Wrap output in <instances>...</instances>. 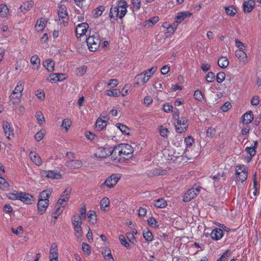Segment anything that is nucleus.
<instances>
[{"instance_id":"nucleus-1","label":"nucleus","mask_w":261,"mask_h":261,"mask_svg":"<svg viewBox=\"0 0 261 261\" xmlns=\"http://www.w3.org/2000/svg\"><path fill=\"white\" fill-rule=\"evenodd\" d=\"M192 13L189 11H181L177 13L175 16V21L170 24L168 22H164L162 24V27L166 29L168 33L173 34L177 30L179 24L181 23L185 19L190 17Z\"/></svg>"},{"instance_id":"nucleus-2","label":"nucleus","mask_w":261,"mask_h":261,"mask_svg":"<svg viewBox=\"0 0 261 261\" xmlns=\"http://www.w3.org/2000/svg\"><path fill=\"white\" fill-rule=\"evenodd\" d=\"M128 4L124 0H118L117 5H112L109 13V17L114 20L118 18L122 19L127 12Z\"/></svg>"},{"instance_id":"nucleus-3","label":"nucleus","mask_w":261,"mask_h":261,"mask_svg":"<svg viewBox=\"0 0 261 261\" xmlns=\"http://www.w3.org/2000/svg\"><path fill=\"white\" fill-rule=\"evenodd\" d=\"M53 190L51 188H47L42 191L39 195V198L37 203V210L38 214H44L49 205V198Z\"/></svg>"},{"instance_id":"nucleus-4","label":"nucleus","mask_w":261,"mask_h":261,"mask_svg":"<svg viewBox=\"0 0 261 261\" xmlns=\"http://www.w3.org/2000/svg\"><path fill=\"white\" fill-rule=\"evenodd\" d=\"M134 149L128 144H120L114 147V155L118 154L123 159L128 160L133 156Z\"/></svg>"},{"instance_id":"nucleus-5","label":"nucleus","mask_w":261,"mask_h":261,"mask_svg":"<svg viewBox=\"0 0 261 261\" xmlns=\"http://www.w3.org/2000/svg\"><path fill=\"white\" fill-rule=\"evenodd\" d=\"M24 83L22 81L17 82L13 91L9 96V99L12 104L16 105L20 101L24 89Z\"/></svg>"},{"instance_id":"nucleus-6","label":"nucleus","mask_w":261,"mask_h":261,"mask_svg":"<svg viewBox=\"0 0 261 261\" xmlns=\"http://www.w3.org/2000/svg\"><path fill=\"white\" fill-rule=\"evenodd\" d=\"M156 70L157 67L154 66L137 75L135 77V85H139L145 84L153 76Z\"/></svg>"},{"instance_id":"nucleus-7","label":"nucleus","mask_w":261,"mask_h":261,"mask_svg":"<svg viewBox=\"0 0 261 261\" xmlns=\"http://www.w3.org/2000/svg\"><path fill=\"white\" fill-rule=\"evenodd\" d=\"M86 42L89 49L91 51H95L99 48L101 40L99 34H91L90 33L89 36L86 38Z\"/></svg>"},{"instance_id":"nucleus-8","label":"nucleus","mask_w":261,"mask_h":261,"mask_svg":"<svg viewBox=\"0 0 261 261\" xmlns=\"http://www.w3.org/2000/svg\"><path fill=\"white\" fill-rule=\"evenodd\" d=\"M120 179L119 175L115 174H112L106 179L104 182L100 185V188L104 191L112 188L117 184Z\"/></svg>"},{"instance_id":"nucleus-9","label":"nucleus","mask_w":261,"mask_h":261,"mask_svg":"<svg viewBox=\"0 0 261 261\" xmlns=\"http://www.w3.org/2000/svg\"><path fill=\"white\" fill-rule=\"evenodd\" d=\"M111 154L114 155V147L108 145L97 148L95 153V156L99 158H105Z\"/></svg>"},{"instance_id":"nucleus-10","label":"nucleus","mask_w":261,"mask_h":261,"mask_svg":"<svg viewBox=\"0 0 261 261\" xmlns=\"http://www.w3.org/2000/svg\"><path fill=\"white\" fill-rule=\"evenodd\" d=\"M236 180L243 182L248 177V171L244 165H240L236 166Z\"/></svg>"},{"instance_id":"nucleus-11","label":"nucleus","mask_w":261,"mask_h":261,"mask_svg":"<svg viewBox=\"0 0 261 261\" xmlns=\"http://www.w3.org/2000/svg\"><path fill=\"white\" fill-rule=\"evenodd\" d=\"M189 126L188 120L186 117H181L176 119L175 126L177 133L181 134L186 132Z\"/></svg>"},{"instance_id":"nucleus-12","label":"nucleus","mask_w":261,"mask_h":261,"mask_svg":"<svg viewBox=\"0 0 261 261\" xmlns=\"http://www.w3.org/2000/svg\"><path fill=\"white\" fill-rule=\"evenodd\" d=\"M58 14L60 23L63 24L64 26L67 25L69 20V16L65 6L61 5L59 7Z\"/></svg>"},{"instance_id":"nucleus-13","label":"nucleus","mask_w":261,"mask_h":261,"mask_svg":"<svg viewBox=\"0 0 261 261\" xmlns=\"http://www.w3.org/2000/svg\"><path fill=\"white\" fill-rule=\"evenodd\" d=\"M12 195L10 198L20 200L25 204H29L32 202L33 196L29 194L20 192L12 194Z\"/></svg>"},{"instance_id":"nucleus-14","label":"nucleus","mask_w":261,"mask_h":261,"mask_svg":"<svg viewBox=\"0 0 261 261\" xmlns=\"http://www.w3.org/2000/svg\"><path fill=\"white\" fill-rule=\"evenodd\" d=\"M40 175L47 178L53 179H60L62 175L57 170H42L40 171Z\"/></svg>"},{"instance_id":"nucleus-15","label":"nucleus","mask_w":261,"mask_h":261,"mask_svg":"<svg viewBox=\"0 0 261 261\" xmlns=\"http://www.w3.org/2000/svg\"><path fill=\"white\" fill-rule=\"evenodd\" d=\"M258 143L257 141H253V143L250 146L246 147L245 151L249 155V156L247 158V162H249L251 161L252 158L255 155L256 153V148L257 147Z\"/></svg>"},{"instance_id":"nucleus-16","label":"nucleus","mask_w":261,"mask_h":261,"mask_svg":"<svg viewBox=\"0 0 261 261\" xmlns=\"http://www.w3.org/2000/svg\"><path fill=\"white\" fill-rule=\"evenodd\" d=\"M70 193V189H66L61 195L60 197L57 202L58 204H60L62 207H65L67 205V202L69 199Z\"/></svg>"},{"instance_id":"nucleus-17","label":"nucleus","mask_w":261,"mask_h":261,"mask_svg":"<svg viewBox=\"0 0 261 261\" xmlns=\"http://www.w3.org/2000/svg\"><path fill=\"white\" fill-rule=\"evenodd\" d=\"M200 190L198 187L192 188L187 191L184 197L183 200L185 202L190 201L192 199L194 198L199 193Z\"/></svg>"},{"instance_id":"nucleus-18","label":"nucleus","mask_w":261,"mask_h":261,"mask_svg":"<svg viewBox=\"0 0 261 261\" xmlns=\"http://www.w3.org/2000/svg\"><path fill=\"white\" fill-rule=\"evenodd\" d=\"M89 25L86 22L78 24L75 28V33L77 38L86 35L89 29Z\"/></svg>"},{"instance_id":"nucleus-19","label":"nucleus","mask_w":261,"mask_h":261,"mask_svg":"<svg viewBox=\"0 0 261 261\" xmlns=\"http://www.w3.org/2000/svg\"><path fill=\"white\" fill-rule=\"evenodd\" d=\"M224 232L220 228H215L210 233V237L213 240L218 241L220 240L224 236Z\"/></svg>"},{"instance_id":"nucleus-20","label":"nucleus","mask_w":261,"mask_h":261,"mask_svg":"<svg viewBox=\"0 0 261 261\" xmlns=\"http://www.w3.org/2000/svg\"><path fill=\"white\" fill-rule=\"evenodd\" d=\"M3 126L5 135L7 138L10 140L13 138V130L11 127L10 123L6 121H4L3 122Z\"/></svg>"},{"instance_id":"nucleus-21","label":"nucleus","mask_w":261,"mask_h":261,"mask_svg":"<svg viewBox=\"0 0 261 261\" xmlns=\"http://www.w3.org/2000/svg\"><path fill=\"white\" fill-rule=\"evenodd\" d=\"M235 56L242 64L245 65L247 63L248 57L245 50H236L235 51Z\"/></svg>"},{"instance_id":"nucleus-22","label":"nucleus","mask_w":261,"mask_h":261,"mask_svg":"<svg viewBox=\"0 0 261 261\" xmlns=\"http://www.w3.org/2000/svg\"><path fill=\"white\" fill-rule=\"evenodd\" d=\"M254 116L252 111H249L243 114L241 119V121L243 124L250 123L253 120Z\"/></svg>"},{"instance_id":"nucleus-23","label":"nucleus","mask_w":261,"mask_h":261,"mask_svg":"<svg viewBox=\"0 0 261 261\" xmlns=\"http://www.w3.org/2000/svg\"><path fill=\"white\" fill-rule=\"evenodd\" d=\"M255 0H248L243 3V11L246 13L250 12L255 7Z\"/></svg>"},{"instance_id":"nucleus-24","label":"nucleus","mask_w":261,"mask_h":261,"mask_svg":"<svg viewBox=\"0 0 261 261\" xmlns=\"http://www.w3.org/2000/svg\"><path fill=\"white\" fill-rule=\"evenodd\" d=\"M29 157L31 161L37 166L42 165V162L40 156L35 151H31L29 154Z\"/></svg>"},{"instance_id":"nucleus-25","label":"nucleus","mask_w":261,"mask_h":261,"mask_svg":"<svg viewBox=\"0 0 261 261\" xmlns=\"http://www.w3.org/2000/svg\"><path fill=\"white\" fill-rule=\"evenodd\" d=\"M82 165V161L78 160H70L66 162V166L71 169H79Z\"/></svg>"},{"instance_id":"nucleus-26","label":"nucleus","mask_w":261,"mask_h":261,"mask_svg":"<svg viewBox=\"0 0 261 261\" xmlns=\"http://www.w3.org/2000/svg\"><path fill=\"white\" fill-rule=\"evenodd\" d=\"M100 209L101 211H107L110 206V201L107 197H104L100 201Z\"/></svg>"},{"instance_id":"nucleus-27","label":"nucleus","mask_w":261,"mask_h":261,"mask_svg":"<svg viewBox=\"0 0 261 261\" xmlns=\"http://www.w3.org/2000/svg\"><path fill=\"white\" fill-rule=\"evenodd\" d=\"M47 20L43 18L38 19L35 24V29L38 32L42 31L45 28Z\"/></svg>"},{"instance_id":"nucleus-28","label":"nucleus","mask_w":261,"mask_h":261,"mask_svg":"<svg viewBox=\"0 0 261 261\" xmlns=\"http://www.w3.org/2000/svg\"><path fill=\"white\" fill-rule=\"evenodd\" d=\"M34 3L33 1H27L23 3L19 7L20 11L25 13L30 10L33 6Z\"/></svg>"},{"instance_id":"nucleus-29","label":"nucleus","mask_w":261,"mask_h":261,"mask_svg":"<svg viewBox=\"0 0 261 261\" xmlns=\"http://www.w3.org/2000/svg\"><path fill=\"white\" fill-rule=\"evenodd\" d=\"M102 254L107 261H114L110 249L107 247L102 251Z\"/></svg>"},{"instance_id":"nucleus-30","label":"nucleus","mask_w":261,"mask_h":261,"mask_svg":"<svg viewBox=\"0 0 261 261\" xmlns=\"http://www.w3.org/2000/svg\"><path fill=\"white\" fill-rule=\"evenodd\" d=\"M58 258V246L56 243L51 244L49 250V258Z\"/></svg>"},{"instance_id":"nucleus-31","label":"nucleus","mask_w":261,"mask_h":261,"mask_svg":"<svg viewBox=\"0 0 261 261\" xmlns=\"http://www.w3.org/2000/svg\"><path fill=\"white\" fill-rule=\"evenodd\" d=\"M43 65L48 72H52L54 70L55 63L50 59H47L43 61Z\"/></svg>"},{"instance_id":"nucleus-32","label":"nucleus","mask_w":261,"mask_h":261,"mask_svg":"<svg viewBox=\"0 0 261 261\" xmlns=\"http://www.w3.org/2000/svg\"><path fill=\"white\" fill-rule=\"evenodd\" d=\"M107 125V123L102 120V117H99L95 122V129L100 131L103 129Z\"/></svg>"},{"instance_id":"nucleus-33","label":"nucleus","mask_w":261,"mask_h":261,"mask_svg":"<svg viewBox=\"0 0 261 261\" xmlns=\"http://www.w3.org/2000/svg\"><path fill=\"white\" fill-rule=\"evenodd\" d=\"M153 205L157 208H162L167 205V202L164 198H160L154 200Z\"/></svg>"},{"instance_id":"nucleus-34","label":"nucleus","mask_w":261,"mask_h":261,"mask_svg":"<svg viewBox=\"0 0 261 261\" xmlns=\"http://www.w3.org/2000/svg\"><path fill=\"white\" fill-rule=\"evenodd\" d=\"M218 65L222 68H226L229 65V61L225 57H221L218 60Z\"/></svg>"},{"instance_id":"nucleus-35","label":"nucleus","mask_w":261,"mask_h":261,"mask_svg":"<svg viewBox=\"0 0 261 261\" xmlns=\"http://www.w3.org/2000/svg\"><path fill=\"white\" fill-rule=\"evenodd\" d=\"M143 236L145 241L148 242H150L153 240V234L148 228L144 229Z\"/></svg>"},{"instance_id":"nucleus-36","label":"nucleus","mask_w":261,"mask_h":261,"mask_svg":"<svg viewBox=\"0 0 261 261\" xmlns=\"http://www.w3.org/2000/svg\"><path fill=\"white\" fill-rule=\"evenodd\" d=\"M87 70V67L85 65L79 66L75 69V74L77 76H82L86 73Z\"/></svg>"},{"instance_id":"nucleus-37","label":"nucleus","mask_w":261,"mask_h":261,"mask_svg":"<svg viewBox=\"0 0 261 261\" xmlns=\"http://www.w3.org/2000/svg\"><path fill=\"white\" fill-rule=\"evenodd\" d=\"M118 239L121 244L124 246L127 249H130L131 246L129 243L126 241L125 237L122 234H120L118 237Z\"/></svg>"},{"instance_id":"nucleus-38","label":"nucleus","mask_w":261,"mask_h":261,"mask_svg":"<svg viewBox=\"0 0 261 261\" xmlns=\"http://www.w3.org/2000/svg\"><path fill=\"white\" fill-rule=\"evenodd\" d=\"M225 10L227 15L231 17L234 16L237 13L236 8L233 6L226 7H225Z\"/></svg>"},{"instance_id":"nucleus-39","label":"nucleus","mask_w":261,"mask_h":261,"mask_svg":"<svg viewBox=\"0 0 261 261\" xmlns=\"http://www.w3.org/2000/svg\"><path fill=\"white\" fill-rule=\"evenodd\" d=\"M71 124V121L67 118L63 120L61 126L65 129L66 132H67L69 129Z\"/></svg>"},{"instance_id":"nucleus-40","label":"nucleus","mask_w":261,"mask_h":261,"mask_svg":"<svg viewBox=\"0 0 261 261\" xmlns=\"http://www.w3.org/2000/svg\"><path fill=\"white\" fill-rule=\"evenodd\" d=\"M105 11V7L103 6H100L96 8L93 12V16L94 17H98L101 16Z\"/></svg>"},{"instance_id":"nucleus-41","label":"nucleus","mask_w":261,"mask_h":261,"mask_svg":"<svg viewBox=\"0 0 261 261\" xmlns=\"http://www.w3.org/2000/svg\"><path fill=\"white\" fill-rule=\"evenodd\" d=\"M31 63L34 66H36L37 68H38L40 65V59L37 55H33L31 58Z\"/></svg>"},{"instance_id":"nucleus-42","label":"nucleus","mask_w":261,"mask_h":261,"mask_svg":"<svg viewBox=\"0 0 261 261\" xmlns=\"http://www.w3.org/2000/svg\"><path fill=\"white\" fill-rule=\"evenodd\" d=\"M82 224V223H76V224L73 225L74 229L77 233L76 236L78 238H80L81 237L82 234L83 233V230L81 227Z\"/></svg>"},{"instance_id":"nucleus-43","label":"nucleus","mask_w":261,"mask_h":261,"mask_svg":"<svg viewBox=\"0 0 261 261\" xmlns=\"http://www.w3.org/2000/svg\"><path fill=\"white\" fill-rule=\"evenodd\" d=\"M88 218L89 219V222L92 224L96 223V214L94 211H90L88 214Z\"/></svg>"},{"instance_id":"nucleus-44","label":"nucleus","mask_w":261,"mask_h":261,"mask_svg":"<svg viewBox=\"0 0 261 261\" xmlns=\"http://www.w3.org/2000/svg\"><path fill=\"white\" fill-rule=\"evenodd\" d=\"M159 130L160 134V135L163 137L164 138H167L168 134L169 133V130L164 127L163 126H160L159 128Z\"/></svg>"},{"instance_id":"nucleus-45","label":"nucleus","mask_w":261,"mask_h":261,"mask_svg":"<svg viewBox=\"0 0 261 261\" xmlns=\"http://www.w3.org/2000/svg\"><path fill=\"white\" fill-rule=\"evenodd\" d=\"M45 134V130L44 129H41L39 132H37L34 136L35 139L39 142L41 141L44 137Z\"/></svg>"},{"instance_id":"nucleus-46","label":"nucleus","mask_w":261,"mask_h":261,"mask_svg":"<svg viewBox=\"0 0 261 261\" xmlns=\"http://www.w3.org/2000/svg\"><path fill=\"white\" fill-rule=\"evenodd\" d=\"M148 225L153 228H157L159 226L158 222L153 217H149L147 220Z\"/></svg>"},{"instance_id":"nucleus-47","label":"nucleus","mask_w":261,"mask_h":261,"mask_svg":"<svg viewBox=\"0 0 261 261\" xmlns=\"http://www.w3.org/2000/svg\"><path fill=\"white\" fill-rule=\"evenodd\" d=\"M35 117L37 118L39 123L41 125L45 122V119L43 114L40 111H37L36 113Z\"/></svg>"},{"instance_id":"nucleus-48","label":"nucleus","mask_w":261,"mask_h":261,"mask_svg":"<svg viewBox=\"0 0 261 261\" xmlns=\"http://www.w3.org/2000/svg\"><path fill=\"white\" fill-rule=\"evenodd\" d=\"M117 127L119 129V130L124 135H128L129 134V129L128 128L121 124V123H117Z\"/></svg>"},{"instance_id":"nucleus-49","label":"nucleus","mask_w":261,"mask_h":261,"mask_svg":"<svg viewBox=\"0 0 261 261\" xmlns=\"http://www.w3.org/2000/svg\"><path fill=\"white\" fill-rule=\"evenodd\" d=\"M193 96L195 99L199 101H201L203 98V94L199 90H196L195 91Z\"/></svg>"},{"instance_id":"nucleus-50","label":"nucleus","mask_w":261,"mask_h":261,"mask_svg":"<svg viewBox=\"0 0 261 261\" xmlns=\"http://www.w3.org/2000/svg\"><path fill=\"white\" fill-rule=\"evenodd\" d=\"M9 187V184L3 177L0 176V189L6 190Z\"/></svg>"},{"instance_id":"nucleus-51","label":"nucleus","mask_w":261,"mask_h":261,"mask_svg":"<svg viewBox=\"0 0 261 261\" xmlns=\"http://www.w3.org/2000/svg\"><path fill=\"white\" fill-rule=\"evenodd\" d=\"M9 9L7 6L4 4L0 5V16L2 17L5 16L8 12Z\"/></svg>"},{"instance_id":"nucleus-52","label":"nucleus","mask_w":261,"mask_h":261,"mask_svg":"<svg viewBox=\"0 0 261 261\" xmlns=\"http://www.w3.org/2000/svg\"><path fill=\"white\" fill-rule=\"evenodd\" d=\"M236 46L238 48L237 50H245L246 48V45L242 42L241 41L236 39L235 40Z\"/></svg>"},{"instance_id":"nucleus-53","label":"nucleus","mask_w":261,"mask_h":261,"mask_svg":"<svg viewBox=\"0 0 261 261\" xmlns=\"http://www.w3.org/2000/svg\"><path fill=\"white\" fill-rule=\"evenodd\" d=\"M230 250H227L216 261H225L227 259V258L230 255Z\"/></svg>"},{"instance_id":"nucleus-54","label":"nucleus","mask_w":261,"mask_h":261,"mask_svg":"<svg viewBox=\"0 0 261 261\" xmlns=\"http://www.w3.org/2000/svg\"><path fill=\"white\" fill-rule=\"evenodd\" d=\"M225 78V73L224 72H219L216 76L217 81L218 83H222L224 81Z\"/></svg>"},{"instance_id":"nucleus-55","label":"nucleus","mask_w":261,"mask_h":261,"mask_svg":"<svg viewBox=\"0 0 261 261\" xmlns=\"http://www.w3.org/2000/svg\"><path fill=\"white\" fill-rule=\"evenodd\" d=\"M126 236L129 242L132 244H136L137 243V240L134 235L131 232H127L126 233Z\"/></svg>"},{"instance_id":"nucleus-56","label":"nucleus","mask_w":261,"mask_h":261,"mask_svg":"<svg viewBox=\"0 0 261 261\" xmlns=\"http://www.w3.org/2000/svg\"><path fill=\"white\" fill-rule=\"evenodd\" d=\"M106 94L110 96L118 97L119 96L117 90L116 89L107 90Z\"/></svg>"},{"instance_id":"nucleus-57","label":"nucleus","mask_w":261,"mask_h":261,"mask_svg":"<svg viewBox=\"0 0 261 261\" xmlns=\"http://www.w3.org/2000/svg\"><path fill=\"white\" fill-rule=\"evenodd\" d=\"M72 222L73 225L76 223H82L81 217L79 215H74L72 218Z\"/></svg>"},{"instance_id":"nucleus-58","label":"nucleus","mask_w":261,"mask_h":261,"mask_svg":"<svg viewBox=\"0 0 261 261\" xmlns=\"http://www.w3.org/2000/svg\"><path fill=\"white\" fill-rule=\"evenodd\" d=\"M159 21V17L158 16H154L151 17L149 20L145 22V25H147L149 23H151L152 25L155 24Z\"/></svg>"},{"instance_id":"nucleus-59","label":"nucleus","mask_w":261,"mask_h":261,"mask_svg":"<svg viewBox=\"0 0 261 261\" xmlns=\"http://www.w3.org/2000/svg\"><path fill=\"white\" fill-rule=\"evenodd\" d=\"M185 143L186 146L191 147L194 143V140L191 137L188 136L185 139Z\"/></svg>"},{"instance_id":"nucleus-60","label":"nucleus","mask_w":261,"mask_h":261,"mask_svg":"<svg viewBox=\"0 0 261 261\" xmlns=\"http://www.w3.org/2000/svg\"><path fill=\"white\" fill-rule=\"evenodd\" d=\"M215 78V76L213 72H208L205 77L206 81L208 83L213 82L214 81Z\"/></svg>"},{"instance_id":"nucleus-61","label":"nucleus","mask_w":261,"mask_h":261,"mask_svg":"<svg viewBox=\"0 0 261 261\" xmlns=\"http://www.w3.org/2000/svg\"><path fill=\"white\" fill-rule=\"evenodd\" d=\"M132 4L134 9L138 11L140 8L141 0H132Z\"/></svg>"},{"instance_id":"nucleus-62","label":"nucleus","mask_w":261,"mask_h":261,"mask_svg":"<svg viewBox=\"0 0 261 261\" xmlns=\"http://www.w3.org/2000/svg\"><path fill=\"white\" fill-rule=\"evenodd\" d=\"M130 88V85H125L123 87V88H122V89L121 90V95L122 96H126L128 92L129 91Z\"/></svg>"},{"instance_id":"nucleus-63","label":"nucleus","mask_w":261,"mask_h":261,"mask_svg":"<svg viewBox=\"0 0 261 261\" xmlns=\"http://www.w3.org/2000/svg\"><path fill=\"white\" fill-rule=\"evenodd\" d=\"M163 109L164 112L169 113L172 112L173 107L169 103H166L163 105Z\"/></svg>"},{"instance_id":"nucleus-64","label":"nucleus","mask_w":261,"mask_h":261,"mask_svg":"<svg viewBox=\"0 0 261 261\" xmlns=\"http://www.w3.org/2000/svg\"><path fill=\"white\" fill-rule=\"evenodd\" d=\"M216 132V129L215 128H213L211 127H209L207 129L206 135L208 137H210L212 138L215 135Z\"/></svg>"}]
</instances>
